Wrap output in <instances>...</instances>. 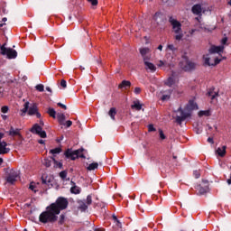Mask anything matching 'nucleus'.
<instances>
[{
  "label": "nucleus",
  "instance_id": "f257e3e1",
  "mask_svg": "<svg viewBox=\"0 0 231 231\" xmlns=\"http://www.w3.org/2000/svg\"><path fill=\"white\" fill-rule=\"evenodd\" d=\"M69 205V201L68 199L64 197H59L54 203H51L50 206L46 208V211H43L39 216L40 223H55L57 219H59V214H60L61 210H66L68 206Z\"/></svg>",
  "mask_w": 231,
  "mask_h": 231
},
{
  "label": "nucleus",
  "instance_id": "f03ea898",
  "mask_svg": "<svg viewBox=\"0 0 231 231\" xmlns=\"http://www.w3.org/2000/svg\"><path fill=\"white\" fill-rule=\"evenodd\" d=\"M196 109H198V104L194 102V100H189L184 109L181 108V106L179 107L176 111V113H179V115H177L175 117L177 124L181 125V124L185 122L187 118H189L191 115L190 113Z\"/></svg>",
  "mask_w": 231,
  "mask_h": 231
},
{
  "label": "nucleus",
  "instance_id": "7ed1b4c3",
  "mask_svg": "<svg viewBox=\"0 0 231 231\" xmlns=\"http://www.w3.org/2000/svg\"><path fill=\"white\" fill-rule=\"evenodd\" d=\"M21 116H24L26 113H28L29 116H33L35 115L38 118H41V113H39V107L37 104L33 103L30 106V102H25L23 105V108L21 110Z\"/></svg>",
  "mask_w": 231,
  "mask_h": 231
},
{
  "label": "nucleus",
  "instance_id": "20e7f679",
  "mask_svg": "<svg viewBox=\"0 0 231 231\" xmlns=\"http://www.w3.org/2000/svg\"><path fill=\"white\" fill-rule=\"evenodd\" d=\"M86 150L84 148H80L75 151H72L71 149H68L65 152L64 155L66 158L69 160H77V158H83V160H86V155H84V152Z\"/></svg>",
  "mask_w": 231,
  "mask_h": 231
},
{
  "label": "nucleus",
  "instance_id": "39448f33",
  "mask_svg": "<svg viewBox=\"0 0 231 231\" xmlns=\"http://www.w3.org/2000/svg\"><path fill=\"white\" fill-rule=\"evenodd\" d=\"M19 171L12 169L6 171V178L5 180L9 185H14V183L17 181L19 179Z\"/></svg>",
  "mask_w": 231,
  "mask_h": 231
},
{
  "label": "nucleus",
  "instance_id": "423d86ee",
  "mask_svg": "<svg viewBox=\"0 0 231 231\" xmlns=\"http://www.w3.org/2000/svg\"><path fill=\"white\" fill-rule=\"evenodd\" d=\"M5 46H6V43L0 47L1 53L6 55L7 59H17V51L12 48H5Z\"/></svg>",
  "mask_w": 231,
  "mask_h": 231
},
{
  "label": "nucleus",
  "instance_id": "0eeeda50",
  "mask_svg": "<svg viewBox=\"0 0 231 231\" xmlns=\"http://www.w3.org/2000/svg\"><path fill=\"white\" fill-rule=\"evenodd\" d=\"M31 133H32V134H38L40 138H46L48 136L46 134V131H43L42 127L39 125V124L33 125L31 128Z\"/></svg>",
  "mask_w": 231,
  "mask_h": 231
},
{
  "label": "nucleus",
  "instance_id": "6e6552de",
  "mask_svg": "<svg viewBox=\"0 0 231 231\" xmlns=\"http://www.w3.org/2000/svg\"><path fill=\"white\" fill-rule=\"evenodd\" d=\"M169 23H171L175 33H181V23H180V22H178V20L172 18V16H171L169 18Z\"/></svg>",
  "mask_w": 231,
  "mask_h": 231
},
{
  "label": "nucleus",
  "instance_id": "1a4fd4ad",
  "mask_svg": "<svg viewBox=\"0 0 231 231\" xmlns=\"http://www.w3.org/2000/svg\"><path fill=\"white\" fill-rule=\"evenodd\" d=\"M181 68L183 71H194V69H196V63L190 60H186L184 65L181 64Z\"/></svg>",
  "mask_w": 231,
  "mask_h": 231
},
{
  "label": "nucleus",
  "instance_id": "9d476101",
  "mask_svg": "<svg viewBox=\"0 0 231 231\" xmlns=\"http://www.w3.org/2000/svg\"><path fill=\"white\" fill-rule=\"evenodd\" d=\"M224 50H225V46L223 45H220V46L212 45L209 49V53L211 55L214 53H223Z\"/></svg>",
  "mask_w": 231,
  "mask_h": 231
},
{
  "label": "nucleus",
  "instance_id": "9b49d317",
  "mask_svg": "<svg viewBox=\"0 0 231 231\" xmlns=\"http://www.w3.org/2000/svg\"><path fill=\"white\" fill-rule=\"evenodd\" d=\"M8 147V143L5 141L0 143V154H8L10 152V148Z\"/></svg>",
  "mask_w": 231,
  "mask_h": 231
},
{
  "label": "nucleus",
  "instance_id": "f8f14e48",
  "mask_svg": "<svg viewBox=\"0 0 231 231\" xmlns=\"http://www.w3.org/2000/svg\"><path fill=\"white\" fill-rule=\"evenodd\" d=\"M191 12L192 14H194V15H201V13L203 12V9L201 8V5L199 4L194 5L191 8Z\"/></svg>",
  "mask_w": 231,
  "mask_h": 231
},
{
  "label": "nucleus",
  "instance_id": "ddd939ff",
  "mask_svg": "<svg viewBox=\"0 0 231 231\" xmlns=\"http://www.w3.org/2000/svg\"><path fill=\"white\" fill-rule=\"evenodd\" d=\"M221 62V59L219 58H215L214 63H210V58H205V64L207 66H217Z\"/></svg>",
  "mask_w": 231,
  "mask_h": 231
},
{
  "label": "nucleus",
  "instance_id": "4468645a",
  "mask_svg": "<svg viewBox=\"0 0 231 231\" xmlns=\"http://www.w3.org/2000/svg\"><path fill=\"white\" fill-rule=\"evenodd\" d=\"M147 60H149V58H144V65L148 68V69L151 71H156V66Z\"/></svg>",
  "mask_w": 231,
  "mask_h": 231
},
{
  "label": "nucleus",
  "instance_id": "2eb2a0df",
  "mask_svg": "<svg viewBox=\"0 0 231 231\" xmlns=\"http://www.w3.org/2000/svg\"><path fill=\"white\" fill-rule=\"evenodd\" d=\"M143 105L140 103V101H134L133 105L131 106V109H135V111H142V107Z\"/></svg>",
  "mask_w": 231,
  "mask_h": 231
},
{
  "label": "nucleus",
  "instance_id": "dca6fc26",
  "mask_svg": "<svg viewBox=\"0 0 231 231\" xmlns=\"http://www.w3.org/2000/svg\"><path fill=\"white\" fill-rule=\"evenodd\" d=\"M57 118L60 125H66V116L64 114H58Z\"/></svg>",
  "mask_w": 231,
  "mask_h": 231
},
{
  "label": "nucleus",
  "instance_id": "f3484780",
  "mask_svg": "<svg viewBox=\"0 0 231 231\" xmlns=\"http://www.w3.org/2000/svg\"><path fill=\"white\" fill-rule=\"evenodd\" d=\"M217 152L218 154V156H220L221 158H224V156L226 154V146H222V147H218L217 150Z\"/></svg>",
  "mask_w": 231,
  "mask_h": 231
},
{
  "label": "nucleus",
  "instance_id": "a211bd4d",
  "mask_svg": "<svg viewBox=\"0 0 231 231\" xmlns=\"http://www.w3.org/2000/svg\"><path fill=\"white\" fill-rule=\"evenodd\" d=\"M20 129L16 128L14 129L13 126H11L10 130H9V136H19L20 134Z\"/></svg>",
  "mask_w": 231,
  "mask_h": 231
},
{
  "label": "nucleus",
  "instance_id": "6ab92c4d",
  "mask_svg": "<svg viewBox=\"0 0 231 231\" xmlns=\"http://www.w3.org/2000/svg\"><path fill=\"white\" fill-rule=\"evenodd\" d=\"M164 93L166 94L162 95V97H161V100H162V102H165V100H169L171 98V95H172V89H168L164 91Z\"/></svg>",
  "mask_w": 231,
  "mask_h": 231
},
{
  "label": "nucleus",
  "instance_id": "aec40b11",
  "mask_svg": "<svg viewBox=\"0 0 231 231\" xmlns=\"http://www.w3.org/2000/svg\"><path fill=\"white\" fill-rule=\"evenodd\" d=\"M131 86V81L128 80H123L121 84H119L118 88L119 89H127Z\"/></svg>",
  "mask_w": 231,
  "mask_h": 231
},
{
  "label": "nucleus",
  "instance_id": "412c9836",
  "mask_svg": "<svg viewBox=\"0 0 231 231\" xmlns=\"http://www.w3.org/2000/svg\"><path fill=\"white\" fill-rule=\"evenodd\" d=\"M71 184L74 185L70 188L71 194H80V187L76 186L75 182L71 181Z\"/></svg>",
  "mask_w": 231,
  "mask_h": 231
},
{
  "label": "nucleus",
  "instance_id": "4be33fe9",
  "mask_svg": "<svg viewBox=\"0 0 231 231\" xmlns=\"http://www.w3.org/2000/svg\"><path fill=\"white\" fill-rule=\"evenodd\" d=\"M142 57L143 58V60H145V59H147V57H145V55H147L149 53V51H151V50L149 48H142L139 50Z\"/></svg>",
  "mask_w": 231,
  "mask_h": 231
},
{
  "label": "nucleus",
  "instance_id": "5701e85b",
  "mask_svg": "<svg viewBox=\"0 0 231 231\" xmlns=\"http://www.w3.org/2000/svg\"><path fill=\"white\" fill-rule=\"evenodd\" d=\"M47 113L51 118H57V111H55L52 107H49Z\"/></svg>",
  "mask_w": 231,
  "mask_h": 231
},
{
  "label": "nucleus",
  "instance_id": "b1692460",
  "mask_svg": "<svg viewBox=\"0 0 231 231\" xmlns=\"http://www.w3.org/2000/svg\"><path fill=\"white\" fill-rule=\"evenodd\" d=\"M108 116H110V118L115 120V116H116V107L110 108V110L108 111Z\"/></svg>",
  "mask_w": 231,
  "mask_h": 231
},
{
  "label": "nucleus",
  "instance_id": "393cba45",
  "mask_svg": "<svg viewBox=\"0 0 231 231\" xmlns=\"http://www.w3.org/2000/svg\"><path fill=\"white\" fill-rule=\"evenodd\" d=\"M208 97H211V100H214V98H216V97H219V93L218 92H214V88L210 89L208 92Z\"/></svg>",
  "mask_w": 231,
  "mask_h": 231
},
{
  "label": "nucleus",
  "instance_id": "a878e982",
  "mask_svg": "<svg viewBox=\"0 0 231 231\" xmlns=\"http://www.w3.org/2000/svg\"><path fill=\"white\" fill-rule=\"evenodd\" d=\"M49 152H50V154H60V152H62V148L57 147V148L50 150Z\"/></svg>",
  "mask_w": 231,
  "mask_h": 231
},
{
  "label": "nucleus",
  "instance_id": "bb28decb",
  "mask_svg": "<svg viewBox=\"0 0 231 231\" xmlns=\"http://www.w3.org/2000/svg\"><path fill=\"white\" fill-rule=\"evenodd\" d=\"M199 116H210V110H200L199 112Z\"/></svg>",
  "mask_w": 231,
  "mask_h": 231
},
{
  "label": "nucleus",
  "instance_id": "cd10ccee",
  "mask_svg": "<svg viewBox=\"0 0 231 231\" xmlns=\"http://www.w3.org/2000/svg\"><path fill=\"white\" fill-rule=\"evenodd\" d=\"M88 171H95V169H98V162H92L87 168Z\"/></svg>",
  "mask_w": 231,
  "mask_h": 231
},
{
  "label": "nucleus",
  "instance_id": "c85d7f7f",
  "mask_svg": "<svg viewBox=\"0 0 231 231\" xmlns=\"http://www.w3.org/2000/svg\"><path fill=\"white\" fill-rule=\"evenodd\" d=\"M199 194H207L208 192V186H199Z\"/></svg>",
  "mask_w": 231,
  "mask_h": 231
},
{
  "label": "nucleus",
  "instance_id": "c756f323",
  "mask_svg": "<svg viewBox=\"0 0 231 231\" xmlns=\"http://www.w3.org/2000/svg\"><path fill=\"white\" fill-rule=\"evenodd\" d=\"M51 159L52 160L53 163H54V167H58V169H62V162H60L58 161L55 160V157H51Z\"/></svg>",
  "mask_w": 231,
  "mask_h": 231
},
{
  "label": "nucleus",
  "instance_id": "7c9ffc66",
  "mask_svg": "<svg viewBox=\"0 0 231 231\" xmlns=\"http://www.w3.org/2000/svg\"><path fill=\"white\" fill-rule=\"evenodd\" d=\"M51 162H53V160L51 159H44L42 161L43 165H45V167H51Z\"/></svg>",
  "mask_w": 231,
  "mask_h": 231
},
{
  "label": "nucleus",
  "instance_id": "2f4dec72",
  "mask_svg": "<svg viewBox=\"0 0 231 231\" xmlns=\"http://www.w3.org/2000/svg\"><path fill=\"white\" fill-rule=\"evenodd\" d=\"M173 84H174V78L172 77L168 78L167 81L165 82V85L171 88Z\"/></svg>",
  "mask_w": 231,
  "mask_h": 231
},
{
  "label": "nucleus",
  "instance_id": "473e14b6",
  "mask_svg": "<svg viewBox=\"0 0 231 231\" xmlns=\"http://www.w3.org/2000/svg\"><path fill=\"white\" fill-rule=\"evenodd\" d=\"M64 221H66V215L61 214L59 218V225H64Z\"/></svg>",
  "mask_w": 231,
  "mask_h": 231
},
{
  "label": "nucleus",
  "instance_id": "72a5a7b5",
  "mask_svg": "<svg viewBox=\"0 0 231 231\" xmlns=\"http://www.w3.org/2000/svg\"><path fill=\"white\" fill-rule=\"evenodd\" d=\"M36 90L37 91H40V93H42V91H44V85L42 84H38L36 87H35Z\"/></svg>",
  "mask_w": 231,
  "mask_h": 231
},
{
  "label": "nucleus",
  "instance_id": "f704fd0d",
  "mask_svg": "<svg viewBox=\"0 0 231 231\" xmlns=\"http://www.w3.org/2000/svg\"><path fill=\"white\" fill-rule=\"evenodd\" d=\"M60 177L61 178V180H66V178L68 177V171H60Z\"/></svg>",
  "mask_w": 231,
  "mask_h": 231
},
{
  "label": "nucleus",
  "instance_id": "c9c22d12",
  "mask_svg": "<svg viewBox=\"0 0 231 231\" xmlns=\"http://www.w3.org/2000/svg\"><path fill=\"white\" fill-rule=\"evenodd\" d=\"M88 208V205L86 203H81L79 205V210H81L82 212H86V209Z\"/></svg>",
  "mask_w": 231,
  "mask_h": 231
},
{
  "label": "nucleus",
  "instance_id": "e433bc0d",
  "mask_svg": "<svg viewBox=\"0 0 231 231\" xmlns=\"http://www.w3.org/2000/svg\"><path fill=\"white\" fill-rule=\"evenodd\" d=\"M159 136L161 140H165L167 137L165 136V134H163V130L160 129L159 130Z\"/></svg>",
  "mask_w": 231,
  "mask_h": 231
},
{
  "label": "nucleus",
  "instance_id": "4c0bfd02",
  "mask_svg": "<svg viewBox=\"0 0 231 231\" xmlns=\"http://www.w3.org/2000/svg\"><path fill=\"white\" fill-rule=\"evenodd\" d=\"M8 111H10V108L8 107V106H2V108H1L2 113L6 114V113H8Z\"/></svg>",
  "mask_w": 231,
  "mask_h": 231
},
{
  "label": "nucleus",
  "instance_id": "58836bf2",
  "mask_svg": "<svg viewBox=\"0 0 231 231\" xmlns=\"http://www.w3.org/2000/svg\"><path fill=\"white\" fill-rule=\"evenodd\" d=\"M193 176L196 178V180H198L199 178H200L201 173L199 172V171H194Z\"/></svg>",
  "mask_w": 231,
  "mask_h": 231
},
{
  "label": "nucleus",
  "instance_id": "ea45409f",
  "mask_svg": "<svg viewBox=\"0 0 231 231\" xmlns=\"http://www.w3.org/2000/svg\"><path fill=\"white\" fill-rule=\"evenodd\" d=\"M93 203V199L91 195H88L87 197V205H91Z\"/></svg>",
  "mask_w": 231,
  "mask_h": 231
},
{
  "label": "nucleus",
  "instance_id": "a19ab883",
  "mask_svg": "<svg viewBox=\"0 0 231 231\" xmlns=\"http://www.w3.org/2000/svg\"><path fill=\"white\" fill-rule=\"evenodd\" d=\"M88 2L90 3L92 6H97L98 5V0H88Z\"/></svg>",
  "mask_w": 231,
  "mask_h": 231
},
{
  "label": "nucleus",
  "instance_id": "79ce46f5",
  "mask_svg": "<svg viewBox=\"0 0 231 231\" xmlns=\"http://www.w3.org/2000/svg\"><path fill=\"white\" fill-rule=\"evenodd\" d=\"M60 86H61V88H63L64 89H66L68 84H67V82H66L65 79H61V81H60Z\"/></svg>",
  "mask_w": 231,
  "mask_h": 231
},
{
  "label": "nucleus",
  "instance_id": "37998d69",
  "mask_svg": "<svg viewBox=\"0 0 231 231\" xmlns=\"http://www.w3.org/2000/svg\"><path fill=\"white\" fill-rule=\"evenodd\" d=\"M175 39L176 41H181V39H183V34L180 32L177 33V35H175Z\"/></svg>",
  "mask_w": 231,
  "mask_h": 231
},
{
  "label": "nucleus",
  "instance_id": "c03bdc74",
  "mask_svg": "<svg viewBox=\"0 0 231 231\" xmlns=\"http://www.w3.org/2000/svg\"><path fill=\"white\" fill-rule=\"evenodd\" d=\"M148 131H149V133H152V131H156V128H154V125H149Z\"/></svg>",
  "mask_w": 231,
  "mask_h": 231
},
{
  "label": "nucleus",
  "instance_id": "a18cd8bd",
  "mask_svg": "<svg viewBox=\"0 0 231 231\" xmlns=\"http://www.w3.org/2000/svg\"><path fill=\"white\" fill-rule=\"evenodd\" d=\"M168 50H171V51H176V50H178L176 47H174V45L170 44L168 45Z\"/></svg>",
  "mask_w": 231,
  "mask_h": 231
},
{
  "label": "nucleus",
  "instance_id": "49530a36",
  "mask_svg": "<svg viewBox=\"0 0 231 231\" xmlns=\"http://www.w3.org/2000/svg\"><path fill=\"white\" fill-rule=\"evenodd\" d=\"M66 125V127H71V125H73V122H71V120H69L65 122V125Z\"/></svg>",
  "mask_w": 231,
  "mask_h": 231
},
{
  "label": "nucleus",
  "instance_id": "de8ad7c7",
  "mask_svg": "<svg viewBox=\"0 0 231 231\" xmlns=\"http://www.w3.org/2000/svg\"><path fill=\"white\" fill-rule=\"evenodd\" d=\"M29 189L31 190H32L33 192H37V190L35 189V185L33 184V182H32L29 186Z\"/></svg>",
  "mask_w": 231,
  "mask_h": 231
},
{
  "label": "nucleus",
  "instance_id": "09e8293b",
  "mask_svg": "<svg viewBox=\"0 0 231 231\" xmlns=\"http://www.w3.org/2000/svg\"><path fill=\"white\" fill-rule=\"evenodd\" d=\"M58 107H61V109H68V106L62 103H57Z\"/></svg>",
  "mask_w": 231,
  "mask_h": 231
},
{
  "label": "nucleus",
  "instance_id": "8fccbe9b",
  "mask_svg": "<svg viewBox=\"0 0 231 231\" xmlns=\"http://www.w3.org/2000/svg\"><path fill=\"white\" fill-rule=\"evenodd\" d=\"M134 93L135 95H140V93H142V88H140L139 87H136L134 88Z\"/></svg>",
  "mask_w": 231,
  "mask_h": 231
},
{
  "label": "nucleus",
  "instance_id": "3c124183",
  "mask_svg": "<svg viewBox=\"0 0 231 231\" xmlns=\"http://www.w3.org/2000/svg\"><path fill=\"white\" fill-rule=\"evenodd\" d=\"M42 183L43 185H48V183H50V181L46 180V179H44V177H42Z\"/></svg>",
  "mask_w": 231,
  "mask_h": 231
},
{
  "label": "nucleus",
  "instance_id": "603ef678",
  "mask_svg": "<svg viewBox=\"0 0 231 231\" xmlns=\"http://www.w3.org/2000/svg\"><path fill=\"white\" fill-rule=\"evenodd\" d=\"M228 42V38L227 37H225V38H223L222 39V41H221V44H226V42Z\"/></svg>",
  "mask_w": 231,
  "mask_h": 231
},
{
  "label": "nucleus",
  "instance_id": "864d4df0",
  "mask_svg": "<svg viewBox=\"0 0 231 231\" xmlns=\"http://www.w3.org/2000/svg\"><path fill=\"white\" fill-rule=\"evenodd\" d=\"M208 143L214 144V138L208 137Z\"/></svg>",
  "mask_w": 231,
  "mask_h": 231
},
{
  "label": "nucleus",
  "instance_id": "5fc2aeb1",
  "mask_svg": "<svg viewBox=\"0 0 231 231\" xmlns=\"http://www.w3.org/2000/svg\"><path fill=\"white\" fill-rule=\"evenodd\" d=\"M113 219H115V221H116L117 223H119V225H122L120 223V220H118V217H116V216H113Z\"/></svg>",
  "mask_w": 231,
  "mask_h": 231
},
{
  "label": "nucleus",
  "instance_id": "6e6d98bb",
  "mask_svg": "<svg viewBox=\"0 0 231 231\" xmlns=\"http://www.w3.org/2000/svg\"><path fill=\"white\" fill-rule=\"evenodd\" d=\"M160 14L156 13L155 15L153 16L154 21H158V16Z\"/></svg>",
  "mask_w": 231,
  "mask_h": 231
},
{
  "label": "nucleus",
  "instance_id": "4d7b16f0",
  "mask_svg": "<svg viewBox=\"0 0 231 231\" xmlns=\"http://www.w3.org/2000/svg\"><path fill=\"white\" fill-rule=\"evenodd\" d=\"M3 138H5V134L0 133V143H2L1 140H3Z\"/></svg>",
  "mask_w": 231,
  "mask_h": 231
},
{
  "label": "nucleus",
  "instance_id": "13d9d810",
  "mask_svg": "<svg viewBox=\"0 0 231 231\" xmlns=\"http://www.w3.org/2000/svg\"><path fill=\"white\" fill-rule=\"evenodd\" d=\"M38 143H40L41 145L44 144V140L42 139L38 140Z\"/></svg>",
  "mask_w": 231,
  "mask_h": 231
},
{
  "label": "nucleus",
  "instance_id": "bf43d9fd",
  "mask_svg": "<svg viewBox=\"0 0 231 231\" xmlns=\"http://www.w3.org/2000/svg\"><path fill=\"white\" fill-rule=\"evenodd\" d=\"M164 64H165V63H163V61H162V60H160V62H159V65H158V66H159L160 68H162V66H163Z\"/></svg>",
  "mask_w": 231,
  "mask_h": 231
},
{
  "label": "nucleus",
  "instance_id": "052dcab7",
  "mask_svg": "<svg viewBox=\"0 0 231 231\" xmlns=\"http://www.w3.org/2000/svg\"><path fill=\"white\" fill-rule=\"evenodd\" d=\"M46 91H49V93H51V88L50 87H46Z\"/></svg>",
  "mask_w": 231,
  "mask_h": 231
},
{
  "label": "nucleus",
  "instance_id": "680f3d73",
  "mask_svg": "<svg viewBox=\"0 0 231 231\" xmlns=\"http://www.w3.org/2000/svg\"><path fill=\"white\" fill-rule=\"evenodd\" d=\"M158 50H160V51L163 50V46L162 45H159L158 46Z\"/></svg>",
  "mask_w": 231,
  "mask_h": 231
},
{
  "label": "nucleus",
  "instance_id": "e2e57ef3",
  "mask_svg": "<svg viewBox=\"0 0 231 231\" xmlns=\"http://www.w3.org/2000/svg\"><path fill=\"white\" fill-rule=\"evenodd\" d=\"M2 21H3V23H6V21H8V19H7L6 17H4V18L2 19Z\"/></svg>",
  "mask_w": 231,
  "mask_h": 231
},
{
  "label": "nucleus",
  "instance_id": "0e129e2a",
  "mask_svg": "<svg viewBox=\"0 0 231 231\" xmlns=\"http://www.w3.org/2000/svg\"><path fill=\"white\" fill-rule=\"evenodd\" d=\"M94 231H104L102 228H96Z\"/></svg>",
  "mask_w": 231,
  "mask_h": 231
},
{
  "label": "nucleus",
  "instance_id": "69168bd1",
  "mask_svg": "<svg viewBox=\"0 0 231 231\" xmlns=\"http://www.w3.org/2000/svg\"><path fill=\"white\" fill-rule=\"evenodd\" d=\"M208 129L209 131H211L212 126H210V125H208Z\"/></svg>",
  "mask_w": 231,
  "mask_h": 231
},
{
  "label": "nucleus",
  "instance_id": "338daca9",
  "mask_svg": "<svg viewBox=\"0 0 231 231\" xmlns=\"http://www.w3.org/2000/svg\"><path fill=\"white\" fill-rule=\"evenodd\" d=\"M2 118H3L4 120H6L7 116H2Z\"/></svg>",
  "mask_w": 231,
  "mask_h": 231
},
{
  "label": "nucleus",
  "instance_id": "774afa93",
  "mask_svg": "<svg viewBox=\"0 0 231 231\" xmlns=\"http://www.w3.org/2000/svg\"><path fill=\"white\" fill-rule=\"evenodd\" d=\"M3 164V158H0V165Z\"/></svg>",
  "mask_w": 231,
  "mask_h": 231
}]
</instances>
